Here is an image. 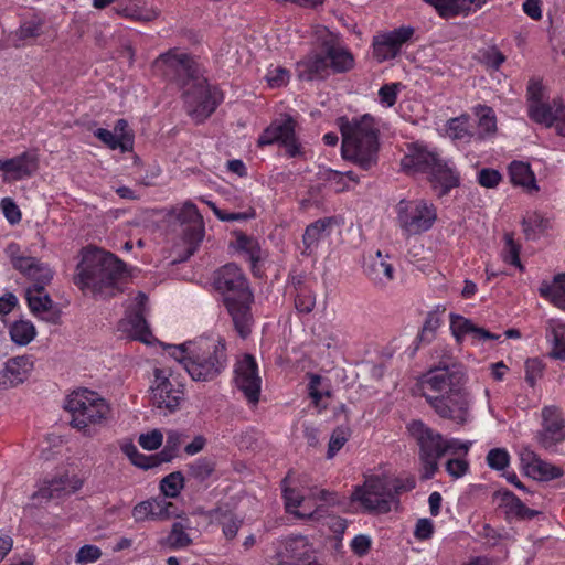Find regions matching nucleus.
I'll use <instances>...</instances> for the list:
<instances>
[{
	"label": "nucleus",
	"instance_id": "1",
	"mask_svg": "<svg viewBox=\"0 0 565 565\" xmlns=\"http://www.w3.org/2000/svg\"><path fill=\"white\" fill-rule=\"evenodd\" d=\"M154 67L184 88L186 111L195 122H202L212 115L220 103L218 93L200 75L199 65L192 56L172 49L159 55Z\"/></svg>",
	"mask_w": 565,
	"mask_h": 565
},
{
	"label": "nucleus",
	"instance_id": "26",
	"mask_svg": "<svg viewBox=\"0 0 565 565\" xmlns=\"http://www.w3.org/2000/svg\"><path fill=\"white\" fill-rule=\"evenodd\" d=\"M38 169L36 158L28 152L8 160H0V171L10 174L14 180L30 177Z\"/></svg>",
	"mask_w": 565,
	"mask_h": 565
},
{
	"label": "nucleus",
	"instance_id": "29",
	"mask_svg": "<svg viewBox=\"0 0 565 565\" xmlns=\"http://www.w3.org/2000/svg\"><path fill=\"white\" fill-rule=\"evenodd\" d=\"M332 224L331 218H320L306 227L305 234L302 236L303 242V255L313 254L319 243L329 236V230Z\"/></svg>",
	"mask_w": 565,
	"mask_h": 565
},
{
	"label": "nucleus",
	"instance_id": "33",
	"mask_svg": "<svg viewBox=\"0 0 565 565\" xmlns=\"http://www.w3.org/2000/svg\"><path fill=\"white\" fill-rule=\"evenodd\" d=\"M539 292L542 297L550 299L556 307L565 310V274L555 276L552 284L543 281Z\"/></svg>",
	"mask_w": 565,
	"mask_h": 565
},
{
	"label": "nucleus",
	"instance_id": "39",
	"mask_svg": "<svg viewBox=\"0 0 565 565\" xmlns=\"http://www.w3.org/2000/svg\"><path fill=\"white\" fill-rule=\"evenodd\" d=\"M94 136L111 150L120 149L121 152H128L134 147V136L124 135L121 140L114 131L104 128L95 130Z\"/></svg>",
	"mask_w": 565,
	"mask_h": 565
},
{
	"label": "nucleus",
	"instance_id": "18",
	"mask_svg": "<svg viewBox=\"0 0 565 565\" xmlns=\"http://www.w3.org/2000/svg\"><path fill=\"white\" fill-rule=\"evenodd\" d=\"M322 47L326 53L329 72L345 73L354 67L352 53L332 34H328L322 39Z\"/></svg>",
	"mask_w": 565,
	"mask_h": 565
},
{
	"label": "nucleus",
	"instance_id": "12",
	"mask_svg": "<svg viewBox=\"0 0 565 565\" xmlns=\"http://www.w3.org/2000/svg\"><path fill=\"white\" fill-rule=\"evenodd\" d=\"M234 373L236 387L243 392L249 403L256 404L259 399L262 380L255 359L245 354L236 362Z\"/></svg>",
	"mask_w": 565,
	"mask_h": 565
},
{
	"label": "nucleus",
	"instance_id": "15",
	"mask_svg": "<svg viewBox=\"0 0 565 565\" xmlns=\"http://www.w3.org/2000/svg\"><path fill=\"white\" fill-rule=\"evenodd\" d=\"M414 29L402 26L391 32L380 34L373 41V54L379 62L394 58L401 51V47L413 35Z\"/></svg>",
	"mask_w": 565,
	"mask_h": 565
},
{
	"label": "nucleus",
	"instance_id": "57",
	"mask_svg": "<svg viewBox=\"0 0 565 565\" xmlns=\"http://www.w3.org/2000/svg\"><path fill=\"white\" fill-rule=\"evenodd\" d=\"M222 530L226 539L232 540L236 536L241 525L242 520L235 516L232 513L224 514L222 520Z\"/></svg>",
	"mask_w": 565,
	"mask_h": 565
},
{
	"label": "nucleus",
	"instance_id": "62",
	"mask_svg": "<svg viewBox=\"0 0 565 565\" xmlns=\"http://www.w3.org/2000/svg\"><path fill=\"white\" fill-rule=\"evenodd\" d=\"M468 461L461 458L449 459L446 462V471L455 478L462 477L468 471Z\"/></svg>",
	"mask_w": 565,
	"mask_h": 565
},
{
	"label": "nucleus",
	"instance_id": "37",
	"mask_svg": "<svg viewBox=\"0 0 565 565\" xmlns=\"http://www.w3.org/2000/svg\"><path fill=\"white\" fill-rule=\"evenodd\" d=\"M191 543L192 539L185 532V526L181 522H174L170 533L160 540V545L169 550L185 548Z\"/></svg>",
	"mask_w": 565,
	"mask_h": 565
},
{
	"label": "nucleus",
	"instance_id": "3",
	"mask_svg": "<svg viewBox=\"0 0 565 565\" xmlns=\"http://www.w3.org/2000/svg\"><path fill=\"white\" fill-rule=\"evenodd\" d=\"M164 349L194 381H212L227 365L226 347L222 339H200L179 345L167 344Z\"/></svg>",
	"mask_w": 565,
	"mask_h": 565
},
{
	"label": "nucleus",
	"instance_id": "40",
	"mask_svg": "<svg viewBox=\"0 0 565 565\" xmlns=\"http://www.w3.org/2000/svg\"><path fill=\"white\" fill-rule=\"evenodd\" d=\"M460 374V382H465V371L461 364L457 363V361L450 355L445 354L438 364L429 370L423 380H428L430 376H443L449 377L454 373Z\"/></svg>",
	"mask_w": 565,
	"mask_h": 565
},
{
	"label": "nucleus",
	"instance_id": "63",
	"mask_svg": "<svg viewBox=\"0 0 565 565\" xmlns=\"http://www.w3.org/2000/svg\"><path fill=\"white\" fill-rule=\"evenodd\" d=\"M546 227L547 221L539 214L530 215L523 220V228L526 235H530V232L544 231Z\"/></svg>",
	"mask_w": 565,
	"mask_h": 565
},
{
	"label": "nucleus",
	"instance_id": "53",
	"mask_svg": "<svg viewBox=\"0 0 565 565\" xmlns=\"http://www.w3.org/2000/svg\"><path fill=\"white\" fill-rule=\"evenodd\" d=\"M509 460V452L503 448H493L487 455V463L495 470H502L508 467Z\"/></svg>",
	"mask_w": 565,
	"mask_h": 565
},
{
	"label": "nucleus",
	"instance_id": "21",
	"mask_svg": "<svg viewBox=\"0 0 565 565\" xmlns=\"http://www.w3.org/2000/svg\"><path fill=\"white\" fill-rule=\"evenodd\" d=\"M388 259V255H383L381 250H377L365 260L364 273L374 285L385 287L393 280L394 267Z\"/></svg>",
	"mask_w": 565,
	"mask_h": 565
},
{
	"label": "nucleus",
	"instance_id": "16",
	"mask_svg": "<svg viewBox=\"0 0 565 565\" xmlns=\"http://www.w3.org/2000/svg\"><path fill=\"white\" fill-rule=\"evenodd\" d=\"M543 428L537 434L539 444L551 449L565 439V424L561 412L554 406H546L542 409Z\"/></svg>",
	"mask_w": 565,
	"mask_h": 565
},
{
	"label": "nucleus",
	"instance_id": "31",
	"mask_svg": "<svg viewBox=\"0 0 565 565\" xmlns=\"http://www.w3.org/2000/svg\"><path fill=\"white\" fill-rule=\"evenodd\" d=\"M558 105L563 104L556 100H554L553 104L536 100L535 103L529 104V116L534 121L551 127L555 124L556 117L558 116Z\"/></svg>",
	"mask_w": 565,
	"mask_h": 565
},
{
	"label": "nucleus",
	"instance_id": "46",
	"mask_svg": "<svg viewBox=\"0 0 565 565\" xmlns=\"http://www.w3.org/2000/svg\"><path fill=\"white\" fill-rule=\"evenodd\" d=\"M295 297V306L299 312L309 313L316 306V294L306 285L297 287Z\"/></svg>",
	"mask_w": 565,
	"mask_h": 565
},
{
	"label": "nucleus",
	"instance_id": "20",
	"mask_svg": "<svg viewBox=\"0 0 565 565\" xmlns=\"http://www.w3.org/2000/svg\"><path fill=\"white\" fill-rule=\"evenodd\" d=\"M296 71L301 81L323 79L329 76L330 72L323 47H320V52H312L299 61Z\"/></svg>",
	"mask_w": 565,
	"mask_h": 565
},
{
	"label": "nucleus",
	"instance_id": "17",
	"mask_svg": "<svg viewBox=\"0 0 565 565\" xmlns=\"http://www.w3.org/2000/svg\"><path fill=\"white\" fill-rule=\"evenodd\" d=\"M178 516V508L166 498H153L142 501L132 509V518L136 522L148 520L162 521Z\"/></svg>",
	"mask_w": 565,
	"mask_h": 565
},
{
	"label": "nucleus",
	"instance_id": "22",
	"mask_svg": "<svg viewBox=\"0 0 565 565\" xmlns=\"http://www.w3.org/2000/svg\"><path fill=\"white\" fill-rule=\"evenodd\" d=\"M435 8L441 18L468 15L481 9L488 0H424Z\"/></svg>",
	"mask_w": 565,
	"mask_h": 565
},
{
	"label": "nucleus",
	"instance_id": "55",
	"mask_svg": "<svg viewBox=\"0 0 565 565\" xmlns=\"http://www.w3.org/2000/svg\"><path fill=\"white\" fill-rule=\"evenodd\" d=\"M289 71L281 66L269 68L266 74L268 85L273 88L285 86L289 82Z\"/></svg>",
	"mask_w": 565,
	"mask_h": 565
},
{
	"label": "nucleus",
	"instance_id": "52",
	"mask_svg": "<svg viewBox=\"0 0 565 565\" xmlns=\"http://www.w3.org/2000/svg\"><path fill=\"white\" fill-rule=\"evenodd\" d=\"M519 255L520 246L513 241L511 234H505V246L502 253L503 260L522 269Z\"/></svg>",
	"mask_w": 565,
	"mask_h": 565
},
{
	"label": "nucleus",
	"instance_id": "51",
	"mask_svg": "<svg viewBox=\"0 0 565 565\" xmlns=\"http://www.w3.org/2000/svg\"><path fill=\"white\" fill-rule=\"evenodd\" d=\"M350 436L349 428L344 426L337 427L329 440L328 458L334 457V455L344 446Z\"/></svg>",
	"mask_w": 565,
	"mask_h": 565
},
{
	"label": "nucleus",
	"instance_id": "14",
	"mask_svg": "<svg viewBox=\"0 0 565 565\" xmlns=\"http://www.w3.org/2000/svg\"><path fill=\"white\" fill-rule=\"evenodd\" d=\"M18 250V245L10 244L8 253L11 255L13 267L33 280L35 291H41L53 278V271L46 265L34 257L13 256Z\"/></svg>",
	"mask_w": 565,
	"mask_h": 565
},
{
	"label": "nucleus",
	"instance_id": "6",
	"mask_svg": "<svg viewBox=\"0 0 565 565\" xmlns=\"http://www.w3.org/2000/svg\"><path fill=\"white\" fill-rule=\"evenodd\" d=\"M460 382V374L430 376L422 381V395L440 417L465 425L470 417V402Z\"/></svg>",
	"mask_w": 565,
	"mask_h": 565
},
{
	"label": "nucleus",
	"instance_id": "38",
	"mask_svg": "<svg viewBox=\"0 0 565 565\" xmlns=\"http://www.w3.org/2000/svg\"><path fill=\"white\" fill-rule=\"evenodd\" d=\"M469 119L468 115L449 119L447 121V135L454 140L469 142L475 138V132L470 129Z\"/></svg>",
	"mask_w": 565,
	"mask_h": 565
},
{
	"label": "nucleus",
	"instance_id": "58",
	"mask_svg": "<svg viewBox=\"0 0 565 565\" xmlns=\"http://www.w3.org/2000/svg\"><path fill=\"white\" fill-rule=\"evenodd\" d=\"M399 86V83L383 85L379 90L381 104L386 107H392L396 103Z\"/></svg>",
	"mask_w": 565,
	"mask_h": 565
},
{
	"label": "nucleus",
	"instance_id": "25",
	"mask_svg": "<svg viewBox=\"0 0 565 565\" xmlns=\"http://www.w3.org/2000/svg\"><path fill=\"white\" fill-rule=\"evenodd\" d=\"M450 329L457 342H461L466 335H470L476 341L498 340L500 338L499 334L477 327L472 321L455 313L450 315Z\"/></svg>",
	"mask_w": 565,
	"mask_h": 565
},
{
	"label": "nucleus",
	"instance_id": "13",
	"mask_svg": "<svg viewBox=\"0 0 565 565\" xmlns=\"http://www.w3.org/2000/svg\"><path fill=\"white\" fill-rule=\"evenodd\" d=\"M259 145L281 142L289 157L300 154V145L295 138V121L290 116L275 120L259 137Z\"/></svg>",
	"mask_w": 565,
	"mask_h": 565
},
{
	"label": "nucleus",
	"instance_id": "9",
	"mask_svg": "<svg viewBox=\"0 0 565 565\" xmlns=\"http://www.w3.org/2000/svg\"><path fill=\"white\" fill-rule=\"evenodd\" d=\"M397 223L407 237L429 231L437 221V210L423 199L401 200L396 205Z\"/></svg>",
	"mask_w": 565,
	"mask_h": 565
},
{
	"label": "nucleus",
	"instance_id": "35",
	"mask_svg": "<svg viewBox=\"0 0 565 565\" xmlns=\"http://www.w3.org/2000/svg\"><path fill=\"white\" fill-rule=\"evenodd\" d=\"M475 114L478 117V130L475 132V138L481 140L493 135L497 130V120L492 108L478 105L475 107Z\"/></svg>",
	"mask_w": 565,
	"mask_h": 565
},
{
	"label": "nucleus",
	"instance_id": "36",
	"mask_svg": "<svg viewBox=\"0 0 565 565\" xmlns=\"http://www.w3.org/2000/svg\"><path fill=\"white\" fill-rule=\"evenodd\" d=\"M509 174L513 184L537 190L535 184V177L530 168V164L520 161H513L509 166Z\"/></svg>",
	"mask_w": 565,
	"mask_h": 565
},
{
	"label": "nucleus",
	"instance_id": "45",
	"mask_svg": "<svg viewBox=\"0 0 565 565\" xmlns=\"http://www.w3.org/2000/svg\"><path fill=\"white\" fill-rule=\"evenodd\" d=\"M188 436L179 430H168L167 441L163 450L160 452L162 461H170L177 456L178 449Z\"/></svg>",
	"mask_w": 565,
	"mask_h": 565
},
{
	"label": "nucleus",
	"instance_id": "41",
	"mask_svg": "<svg viewBox=\"0 0 565 565\" xmlns=\"http://www.w3.org/2000/svg\"><path fill=\"white\" fill-rule=\"evenodd\" d=\"M42 33V23L40 20L33 19L25 21L11 35V42L15 47L22 46L26 41L38 38Z\"/></svg>",
	"mask_w": 565,
	"mask_h": 565
},
{
	"label": "nucleus",
	"instance_id": "32",
	"mask_svg": "<svg viewBox=\"0 0 565 565\" xmlns=\"http://www.w3.org/2000/svg\"><path fill=\"white\" fill-rule=\"evenodd\" d=\"M310 547L308 541L303 536H294L285 541L284 551L280 556L285 558L284 562L295 563L308 558Z\"/></svg>",
	"mask_w": 565,
	"mask_h": 565
},
{
	"label": "nucleus",
	"instance_id": "60",
	"mask_svg": "<svg viewBox=\"0 0 565 565\" xmlns=\"http://www.w3.org/2000/svg\"><path fill=\"white\" fill-rule=\"evenodd\" d=\"M163 436L160 430L153 429L148 434H142L139 437V445L146 450L158 449L162 445Z\"/></svg>",
	"mask_w": 565,
	"mask_h": 565
},
{
	"label": "nucleus",
	"instance_id": "34",
	"mask_svg": "<svg viewBox=\"0 0 565 565\" xmlns=\"http://www.w3.org/2000/svg\"><path fill=\"white\" fill-rule=\"evenodd\" d=\"M501 500L505 508V512L520 520H531L540 514L537 510L525 507V504L510 491L502 492Z\"/></svg>",
	"mask_w": 565,
	"mask_h": 565
},
{
	"label": "nucleus",
	"instance_id": "49",
	"mask_svg": "<svg viewBox=\"0 0 565 565\" xmlns=\"http://www.w3.org/2000/svg\"><path fill=\"white\" fill-rule=\"evenodd\" d=\"M122 452L130 459V461L142 469L152 468L157 465V460L152 457L140 454L132 443H125L121 445Z\"/></svg>",
	"mask_w": 565,
	"mask_h": 565
},
{
	"label": "nucleus",
	"instance_id": "27",
	"mask_svg": "<svg viewBox=\"0 0 565 565\" xmlns=\"http://www.w3.org/2000/svg\"><path fill=\"white\" fill-rule=\"evenodd\" d=\"M118 329L135 340L145 343H150L151 341L152 334L141 310H137L122 319L119 322Z\"/></svg>",
	"mask_w": 565,
	"mask_h": 565
},
{
	"label": "nucleus",
	"instance_id": "28",
	"mask_svg": "<svg viewBox=\"0 0 565 565\" xmlns=\"http://www.w3.org/2000/svg\"><path fill=\"white\" fill-rule=\"evenodd\" d=\"M439 160L437 153L420 148L415 149L411 154L406 156L402 160V167L405 171L429 174Z\"/></svg>",
	"mask_w": 565,
	"mask_h": 565
},
{
	"label": "nucleus",
	"instance_id": "5",
	"mask_svg": "<svg viewBox=\"0 0 565 565\" xmlns=\"http://www.w3.org/2000/svg\"><path fill=\"white\" fill-rule=\"evenodd\" d=\"M342 134V157L363 170H370L377 163L380 149V129L375 118L369 114L343 120L340 125Z\"/></svg>",
	"mask_w": 565,
	"mask_h": 565
},
{
	"label": "nucleus",
	"instance_id": "42",
	"mask_svg": "<svg viewBox=\"0 0 565 565\" xmlns=\"http://www.w3.org/2000/svg\"><path fill=\"white\" fill-rule=\"evenodd\" d=\"M35 327L30 321H17L10 328L11 340L19 345L29 344L35 338Z\"/></svg>",
	"mask_w": 565,
	"mask_h": 565
},
{
	"label": "nucleus",
	"instance_id": "11",
	"mask_svg": "<svg viewBox=\"0 0 565 565\" xmlns=\"http://www.w3.org/2000/svg\"><path fill=\"white\" fill-rule=\"evenodd\" d=\"M170 377L171 374L168 370H154L151 402L156 408L163 409L167 413H173L179 409L184 401L183 385Z\"/></svg>",
	"mask_w": 565,
	"mask_h": 565
},
{
	"label": "nucleus",
	"instance_id": "24",
	"mask_svg": "<svg viewBox=\"0 0 565 565\" xmlns=\"http://www.w3.org/2000/svg\"><path fill=\"white\" fill-rule=\"evenodd\" d=\"M79 487L81 484L72 486L70 477L64 475L52 480L43 481L42 486L32 494L31 499L42 504L43 502L60 498L62 494L73 493Z\"/></svg>",
	"mask_w": 565,
	"mask_h": 565
},
{
	"label": "nucleus",
	"instance_id": "23",
	"mask_svg": "<svg viewBox=\"0 0 565 565\" xmlns=\"http://www.w3.org/2000/svg\"><path fill=\"white\" fill-rule=\"evenodd\" d=\"M177 220L180 224L186 225L184 233L191 243L202 241L204 234L203 217L192 202L186 201L182 207L179 209Z\"/></svg>",
	"mask_w": 565,
	"mask_h": 565
},
{
	"label": "nucleus",
	"instance_id": "4",
	"mask_svg": "<svg viewBox=\"0 0 565 565\" xmlns=\"http://www.w3.org/2000/svg\"><path fill=\"white\" fill-rule=\"evenodd\" d=\"M213 284L224 297L235 330L242 338L248 337L253 324L250 313L253 295L243 271L233 263L226 264L214 273Z\"/></svg>",
	"mask_w": 565,
	"mask_h": 565
},
{
	"label": "nucleus",
	"instance_id": "50",
	"mask_svg": "<svg viewBox=\"0 0 565 565\" xmlns=\"http://www.w3.org/2000/svg\"><path fill=\"white\" fill-rule=\"evenodd\" d=\"M284 499H285V505L286 510L288 512L295 513L299 518H311V512H299L296 511L298 507L301 505L303 502V497L300 495L295 489L285 488L284 490Z\"/></svg>",
	"mask_w": 565,
	"mask_h": 565
},
{
	"label": "nucleus",
	"instance_id": "7",
	"mask_svg": "<svg viewBox=\"0 0 565 565\" xmlns=\"http://www.w3.org/2000/svg\"><path fill=\"white\" fill-rule=\"evenodd\" d=\"M414 487L415 482L413 480L404 486L398 480L370 476L365 479L363 486L355 488L352 500L360 502L367 512L387 513L392 505L397 502V495L402 491L411 490Z\"/></svg>",
	"mask_w": 565,
	"mask_h": 565
},
{
	"label": "nucleus",
	"instance_id": "44",
	"mask_svg": "<svg viewBox=\"0 0 565 565\" xmlns=\"http://www.w3.org/2000/svg\"><path fill=\"white\" fill-rule=\"evenodd\" d=\"M26 299L30 310L35 315L47 313L53 306L52 299L47 294L44 292V289L41 291H35L33 287L28 288Z\"/></svg>",
	"mask_w": 565,
	"mask_h": 565
},
{
	"label": "nucleus",
	"instance_id": "43",
	"mask_svg": "<svg viewBox=\"0 0 565 565\" xmlns=\"http://www.w3.org/2000/svg\"><path fill=\"white\" fill-rule=\"evenodd\" d=\"M215 466L216 463L212 458H199L189 465V477L199 482H203L214 473Z\"/></svg>",
	"mask_w": 565,
	"mask_h": 565
},
{
	"label": "nucleus",
	"instance_id": "48",
	"mask_svg": "<svg viewBox=\"0 0 565 565\" xmlns=\"http://www.w3.org/2000/svg\"><path fill=\"white\" fill-rule=\"evenodd\" d=\"M122 452L130 459V461L142 469L152 468L157 465V460L152 457L140 454L132 443H125L121 445Z\"/></svg>",
	"mask_w": 565,
	"mask_h": 565
},
{
	"label": "nucleus",
	"instance_id": "59",
	"mask_svg": "<svg viewBox=\"0 0 565 565\" xmlns=\"http://www.w3.org/2000/svg\"><path fill=\"white\" fill-rule=\"evenodd\" d=\"M501 179L502 177L500 172L494 169L484 168L478 173L479 184L488 189L495 188L500 183Z\"/></svg>",
	"mask_w": 565,
	"mask_h": 565
},
{
	"label": "nucleus",
	"instance_id": "8",
	"mask_svg": "<svg viewBox=\"0 0 565 565\" xmlns=\"http://www.w3.org/2000/svg\"><path fill=\"white\" fill-rule=\"evenodd\" d=\"M65 409L72 416L71 426L84 431L90 426L103 424L110 415L107 402L89 390L74 391L70 394Z\"/></svg>",
	"mask_w": 565,
	"mask_h": 565
},
{
	"label": "nucleus",
	"instance_id": "2",
	"mask_svg": "<svg viewBox=\"0 0 565 565\" xmlns=\"http://www.w3.org/2000/svg\"><path fill=\"white\" fill-rule=\"evenodd\" d=\"M125 264L99 248H86L76 267L74 284L84 292L106 299L122 291Z\"/></svg>",
	"mask_w": 565,
	"mask_h": 565
},
{
	"label": "nucleus",
	"instance_id": "64",
	"mask_svg": "<svg viewBox=\"0 0 565 565\" xmlns=\"http://www.w3.org/2000/svg\"><path fill=\"white\" fill-rule=\"evenodd\" d=\"M439 327V320L434 315H428L420 332V340L430 342L436 329Z\"/></svg>",
	"mask_w": 565,
	"mask_h": 565
},
{
	"label": "nucleus",
	"instance_id": "19",
	"mask_svg": "<svg viewBox=\"0 0 565 565\" xmlns=\"http://www.w3.org/2000/svg\"><path fill=\"white\" fill-rule=\"evenodd\" d=\"M520 461L527 470L541 480H553L563 476V470L547 461L541 459L530 447H523L520 450Z\"/></svg>",
	"mask_w": 565,
	"mask_h": 565
},
{
	"label": "nucleus",
	"instance_id": "54",
	"mask_svg": "<svg viewBox=\"0 0 565 565\" xmlns=\"http://www.w3.org/2000/svg\"><path fill=\"white\" fill-rule=\"evenodd\" d=\"M0 209L10 224L14 225L21 221V211L11 198H3L0 202Z\"/></svg>",
	"mask_w": 565,
	"mask_h": 565
},
{
	"label": "nucleus",
	"instance_id": "61",
	"mask_svg": "<svg viewBox=\"0 0 565 565\" xmlns=\"http://www.w3.org/2000/svg\"><path fill=\"white\" fill-rule=\"evenodd\" d=\"M543 365L541 361L537 359H529L525 362V380L531 385L534 386L536 380L542 375Z\"/></svg>",
	"mask_w": 565,
	"mask_h": 565
},
{
	"label": "nucleus",
	"instance_id": "30",
	"mask_svg": "<svg viewBox=\"0 0 565 565\" xmlns=\"http://www.w3.org/2000/svg\"><path fill=\"white\" fill-rule=\"evenodd\" d=\"M429 181L435 189H439L438 195L447 194L452 188L458 186V174L441 160L438 161L434 170L430 171Z\"/></svg>",
	"mask_w": 565,
	"mask_h": 565
},
{
	"label": "nucleus",
	"instance_id": "10",
	"mask_svg": "<svg viewBox=\"0 0 565 565\" xmlns=\"http://www.w3.org/2000/svg\"><path fill=\"white\" fill-rule=\"evenodd\" d=\"M408 430L420 449L422 479L428 480L438 469V459L445 455L444 438L419 420L412 422Z\"/></svg>",
	"mask_w": 565,
	"mask_h": 565
},
{
	"label": "nucleus",
	"instance_id": "56",
	"mask_svg": "<svg viewBox=\"0 0 565 565\" xmlns=\"http://www.w3.org/2000/svg\"><path fill=\"white\" fill-rule=\"evenodd\" d=\"M102 556V551L95 545H84L76 554V563L86 565L98 561Z\"/></svg>",
	"mask_w": 565,
	"mask_h": 565
},
{
	"label": "nucleus",
	"instance_id": "47",
	"mask_svg": "<svg viewBox=\"0 0 565 565\" xmlns=\"http://www.w3.org/2000/svg\"><path fill=\"white\" fill-rule=\"evenodd\" d=\"M183 476L180 471L171 472L166 476L160 482V489L163 498H175L179 495L183 488Z\"/></svg>",
	"mask_w": 565,
	"mask_h": 565
}]
</instances>
